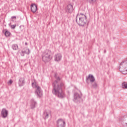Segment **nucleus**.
Segmentation results:
<instances>
[{
    "instance_id": "10",
    "label": "nucleus",
    "mask_w": 127,
    "mask_h": 127,
    "mask_svg": "<svg viewBox=\"0 0 127 127\" xmlns=\"http://www.w3.org/2000/svg\"><path fill=\"white\" fill-rule=\"evenodd\" d=\"M50 115H51V111H45L43 113V118L44 119V120H47Z\"/></svg>"
},
{
    "instance_id": "2",
    "label": "nucleus",
    "mask_w": 127,
    "mask_h": 127,
    "mask_svg": "<svg viewBox=\"0 0 127 127\" xmlns=\"http://www.w3.org/2000/svg\"><path fill=\"white\" fill-rule=\"evenodd\" d=\"M75 21L79 26H86V28H88L89 21L87 20V16L85 14L82 13L77 14Z\"/></svg>"
},
{
    "instance_id": "11",
    "label": "nucleus",
    "mask_w": 127,
    "mask_h": 127,
    "mask_svg": "<svg viewBox=\"0 0 127 127\" xmlns=\"http://www.w3.org/2000/svg\"><path fill=\"white\" fill-rule=\"evenodd\" d=\"M65 121L62 119H59L57 121V127H65Z\"/></svg>"
},
{
    "instance_id": "6",
    "label": "nucleus",
    "mask_w": 127,
    "mask_h": 127,
    "mask_svg": "<svg viewBox=\"0 0 127 127\" xmlns=\"http://www.w3.org/2000/svg\"><path fill=\"white\" fill-rule=\"evenodd\" d=\"M81 98H82V93L80 95L79 93L75 92L74 94L73 101L75 102V103L80 102V101H81Z\"/></svg>"
},
{
    "instance_id": "13",
    "label": "nucleus",
    "mask_w": 127,
    "mask_h": 127,
    "mask_svg": "<svg viewBox=\"0 0 127 127\" xmlns=\"http://www.w3.org/2000/svg\"><path fill=\"white\" fill-rule=\"evenodd\" d=\"M25 84V78L24 77H20L19 79L18 85L19 87H22Z\"/></svg>"
},
{
    "instance_id": "21",
    "label": "nucleus",
    "mask_w": 127,
    "mask_h": 127,
    "mask_svg": "<svg viewBox=\"0 0 127 127\" xmlns=\"http://www.w3.org/2000/svg\"><path fill=\"white\" fill-rule=\"evenodd\" d=\"M92 88L96 89L98 87V84H97V82H94L93 83H92Z\"/></svg>"
},
{
    "instance_id": "22",
    "label": "nucleus",
    "mask_w": 127,
    "mask_h": 127,
    "mask_svg": "<svg viewBox=\"0 0 127 127\" xmlns=\"http://www.w3.org/2000/svg\"><path fill=\"white\" fill-rule=\"evenodd\" d=\"M16 26V25H12L10 26V27L12 29H14Z\"/></svg>"
},
{
    "instance_id": "26",
    "label": "nucleus",
    "mask_w": 127,
    "mask_h": 127,
    "mask_svg": "<svg viewBox=\"0 0 127 127\" xmlns=\"http://www.w3.org/2000/svg\"><path fill=\"white\" fill-rule=\"evenodd\" d=\"M25 44L26 45H27V43H25Z\"/></svg>"
},
{
    "instance_id": "25",
    "label": "nucleus",
    "mask_w": 127,
    "mask_h": 127,
    "mask_svg": "<svg viewBox=\"0 0 127 127\" xmlns=\"http://www.w3.org/2000/svg\"><path fill=\"white\" fill-rule=\"evenodd\" d=\"M107 52V51H106V50H104V53H106V52Z\"/></svg>"
},
{
    "instance_id": "16",
    "label": "nucleus",
    "mask_w": 127,
    "mask_h": 127,
    "mask_svg": "<svg viewBox=\"0 0 127 127\" xmlns=\"http://www.w3.org/2000/svg\"><path fill=\"white\" fill-rule=\"evenodd\" d=\"M27 50L28 52L22 51L21 52V55L22 56H24V53H25V54H27V55H29V54H30V50H29V49H28Z\"/></svg>"
},
{
    "instance_id": "20",
    "label": "nucleus",
    "mask_w": 127,
    "mask_h": 127,
    "mask_svg": "<svg viewBox=\"0 0 127 127\" xmlns=\"http://www.w3.org/2000/svg\"><path fill=\"white\" fill-rule=\"evenodd\" d=\"M89 3L91 4H94L97 2V0H88Z\"/></svg>"
},
{
    "instance_id": "14",
    "label": "nucleus",
    "mask_w": 127,
    "mask_h": 127,
    "mask_svg": "<svg viewBox=\"0 0 127 127\" xmlns=\"http://www.w3.org/2000/svg\"><path fill=\"white\" fill-rule=\"evenodd\" d=\"M62 59V55L61 54H58L55 55V61H57V62L59 61H61Z\"/></svg>"
},
{
    "instance_id": "9",
    "label": "nucleus",
    "mask_w": 127,
    "mask_h": 127,
    "mask_svg": "<svg viewBox=\"0 0 127 127\" xmlns=\"http://www.w3.org/2000/svg\"><path fill=\"white\" fill-rule=\"evenodd\" d=\"M90 81V83H94L95 82V77L92 74H89L88 76L86 77V81Z\"/></svg>"
},
{
    "instance_id": "19",
    "label": "nucleus",
    "mask_w": 127,
    "mask_h": 127,
    "mask_svg": "<svg viewBox=\"0 0 127 127\" xmlns=\"http://www.w3.org/2000/svg\"><path fill=\"white\" fill-rule=\"evenodd\" d=\"M122 88L123 89H127V83L124 82L122 83Z\"/></svg>"
},
{
    "instance_id": "1",
    "label": "nucleus",
    "mask_w": 127,
    "mask_h": 127,
    "mask_svg": "<svg viewBox=\"0 0 127 127\" xmlns=\"http://www.w3.org/2000/svg\"><path fill=\"white\" fill-rule=\"evenodd\" d=\"M54 77L56 80L53 83L52 93L58 98L63 99L65 98V92L64 90L65 89V84L61 81V78L57 76V74L55 73Z\"/></svg>"
},
{
    "instance_id": "23",
    "label": "nucleus",
    "mask_w": 127,
    "mask_h": 127,
    "mask_svg": "<svg viewBox=\"0 0 127 127\" xmlns=\"http://www.w3.org/2000/svg\"><path fill=\"white\" fill-rule=\"evenodd\" d=\"M12 80L10 79L9 82H7L8 85H11L12 84Z\"/></svg>"
},
{
    "instance_id": "24",
    "label": "nucleus",
    "mask_w": 127,
    "mask_h": 127,
    "mask_svg": "<svg viewBox=\"0 0 127 127\" xmlns=\"http://www.w3.org/2000/svg\"><path fill=\"white\" fill-rule=\"evenodd\" d=\"M16 19V16H12L11 19Z\"/></svg>"
},
{
    "instance_id": "8",
    "label": "nucleus",
    "mask_w": 127,
    "mask_h": 127,
    "mask_svg": "<svg viewBox=\"0 0 127 127\" xmlns=\"http://www.w3.org/2000/svg\"><path fill=\"white\" fill-rule=\"evenodd\" d=\"M1 116L2 118L5 119L8 116V111L6 109L3 108L1 111Z\"/></svg>"
},
{
    "instance_id": "18",
    "label": "nucleus",
    "mask_w": 127,
    "mask_h": 127,
    "mask_svg": "<svg viewBox=\"0 0 127 127\" xmlns=\"http://www.w3.org/2000/svg\"><path fill=\"white\" fill-rule=\"evenodd\" d=\"M13 50H17L18 49V46L17 44H13L12 45Z\"/></svg>"
},
{
    "instance_id": "12",
    "label": "nucleus",
    "mask_w": 127,
    "mask_h": 127,
    "mask_svg": "<svg viewBox=\"0 0 127 127\" xmlns=\"http://www.w3.org/2000/svg\"><path fill=\"white\" fill-rule=\"evenodd\" d=\"M31 11L33 12V13H35L37 11V5L35 3H32L31 4Z\"/></svg>"
},
{
    "instance_id": "5",
    "label": "nucleus",
    "mask_w": 127,
    "mask_h": 127,
    "mask_svg": "<svg viewBox=\"0 0 127 127\" xmlns=\"http://www.w3.org/2000/svg\"><path fill=\"white\" fill-rule=\"evenodd\" d=\"M127 61H123L120 65L119 70L123 73L124 75H127Z\"/></svg>"
},
{
    "instance_id": "7",
    "label": "nucleus",
    "mask_w": 127,
    "mask_h": 127,
    "mask_svg": "<svg viewBox=\"0 0 127 127\" xmlns=\"http://www.w3.org/2000/svg\"><path fill=\"white\" fill-rule=\"evenodd\" d=\"M73 10H74V8L72 4H68L65 7V11L67 13H72Z\"/></svg>"
},
{
    "instance_id": "15",
    "label": "nucleus",
    "mask_w": 127,
    "mask_h": 127,
    "mask_svg": "<svg viewBox=\"0 0 127 127\" xmlns=\"http://www.w3.org/2000/svg\"><path fill=\"white\" fill-rule=\"evenodd\" d=\"M31 109H34L35 108V105H36V102L34 101V99H31Z\"/></svg>"
},
{
    "instance_id": "3",
    "label": "nucleus",
    "mask_w": 127,
    "mask_h": 127,
    "mask_svg": "<svg viewBox=\"0 0 127 127\" xmlns=\"http://www.w3.org/2000/svg\"><path fill=\"white\" fill-rule=\"evenodd\" d=\"M32 87L34 89H35V93L37 95L38 98H41L42 97V90H41V88L40 87L39 85H38V83L34 80L32 81Z\"/></svg>"
},
{
    "instance_id": "4",
    "label": "nucleus",
    "mask_w": 127,
    "mask_h": 127,
    "mask_svg": "<svg viewBox=\"0 0 127 127\" xmlns=\"http://www.w3.org/2000/svg\"><path fill=\"white\" fill-rule=\"evenodd\" d=\"M52 59V52L48 50L44 52L42 55V60L45 63L49 62Z\"/></svg>"
},
{
    "instance_id": "17",
    "label": "nucleus",
    "mask_w": 127,
    "mask_h": 127,
    "mask_svg": "<svg viewBox=\"0 0 127 127\" xmlns=\"http://www.w3.org/2000/svg\"><path fill=\"white\" fill-rule=\"evenodd\" d=\"M4 31H5L4 35L6 37H9V36H10V32L6 29H5Z\"/></svg>"
}]
</instances>
